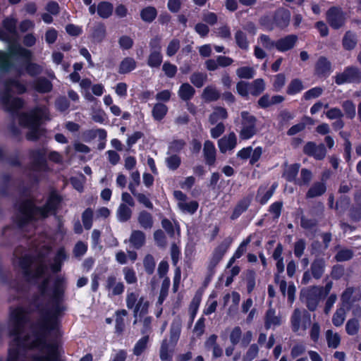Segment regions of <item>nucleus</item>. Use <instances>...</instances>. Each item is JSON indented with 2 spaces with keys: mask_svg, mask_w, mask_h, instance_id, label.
I'll return each instance as SVG.
<instances>
[{
  "mask_svg": "<svg viewBox=\"0 0 361 361\" xmlns=\"http://www.w3.org/2000/svg\"><path fill=\"white\" fill-rule=\"evenodd\" d=\"M157 16V11L154 6H147L140 11L141 19L147 23H150L154 20Z\"/></svg>",
  "mask_w": 361,
  "mask_h": 361,
  "instance_id": "58836bf2",
  "label": "nucleus"
},
{
  "mask_svg": "<svg viewBox=\"0 0 361 361\" xmlns=\"http://www.w3.org/2000/svg\"><path fill=\"white\" fill-rule=\"evenodd\" d=\"M166 163L170 170L175 171L180 166L181 159L177 154H171L169 157L166 158Z\"/></svg>",
  "mask_w": 361,
  "mask_h": 361,
  "instance_id": "680f3d73",
  "label": "nucleus"
},
{
  "mask_svg": "<svg viewBox=\"0 0 361 361\" xmlns=\"http://www.w3.org/2000/svg\"><path fill=\"white\" fill-rule=\"evenodd\" d=\"M185 145L186 142L185 140L182 139L174 140L169 143L167 154H171L179 152L185 147Z\"/></svg>",
  "mask_w": 361,
  "mask_h": 361,
  "instance_id": "13d9d810",
  "label": "nucleus"
},
{
  "mask_svg": "<svg viewBox=\"0 0 361 361\" xmlns=\"http://www.w3.org/2000/svg\"><path fill=\"white\" fill-rule=\"evenodd\" d=\"M131 215L132 210L126 204H121L117 211L118 220L126 222L130 219Z\"/></svg>",
  "mask_w": 361,
  "mask_h": 361,
  "instance_id": "8fccbe9b",
  "label": "nucleus"
},
{
  "mask_svg": "<svg viewBox=\"0 0 361 361\" xmlns=\"http://www.w3.org/2000/svg\"><path fill=\"white\" fill-rule=\"evenodd\" d=\"M228 118V113L226 109L217 106L214 109V111L209 115V122L214 125L219 120H224Z\"/></svg>",
  "mask_w": 361,
  "mask_h": 361,
  "instance_id": "4c0bfd02",
  "label": "nucleus"
},
{
  "mask_svg": "<svg viewBox=\"0 0 361 361\" xmlns=\"http://www.w3.org/2000/svg\"><path fill=\"white\" fill-rule=\"evenodd\" d=\"M15 188L16 186L11 183L10 176L4 175L0 183V194L1 195H8Z\"/></svg>",
  "mask_w": 361,
  "mask_h": 361,
  "instance_id": "a19ab883",
  "label": "nucleus"
},
{
  "mask_svg": "<svg viewBox=\"0 0 361 361\" xmlns=\"http://www.w3.org/2000/svg\"><path fill=\"white\" fill-rule=\"evenodd\" d=\"M290 21V13L285 10H277L274 16V22L277 27L283 28L286 27Z\"/></svg>",
  "mask_w": 361,
  "mask_h": 361,
  "instance_id": "bb28decb",
  "label": "nucleus"
},
{
  "mask_svg": "<svg viewBox=\"0 0 361 361\" xmlns=\"http://www.w3.org/2000/svg\"><path fill=\"white\" fill-rule=\"evenodd\" d=\"M0 280L3 283L7 284L11 290H14L18 294V295L14 296L13 298H10L9 300L18 298L20 295L25 290L23 282L18 279L11 280V274L9 272L1 273Z\"/></svg>",
  "mask_w": 361,
  "mask_h": 361,
  "instance_id": "4468645a",
  "label": "nucleus"
},
{
  "mask_svg": "<svg viewBox=\"0 0 361 361\" xmlns=\"http://www.w3.org/2000/svg\"><path fill=\"white\" fill-rule=\"evenodd\" d=\"M357 43L356 35L350 30L347 31L342 39V45L344 49L350 51L355 49Z\"/></svg>",
  "mask_w": 361,
  "mask_h": 361,
  "instance_id": "473e14b6",
  "label": "nucleus"
},
{
  "mask_svg": "<svg viewBox=\"0 0 361 361\" xmlns=\"http://www.w3.org/2000/svg\"><path fill=\"white\" fill-rule=\"evenodd\" d=\"M326 191V185L324 179L322 181L314 182L306 192V199L320 197Z\"/></svg>",
  "mask_w": 361,
  "mask_h": 361,
  "instance_id": "aec40b11",
  "label": "nucleus"
},
{
  "mask_svg": "<svg viewBox=\"0 0 361 361\" xmlns=\"http://www.w3.org/2000/svg\"><path fill=\"white\" fill-rule=\"evenodd\" d=\"M241 117L243 127L240 132V137L243 140H247L257 133V118L247 111H242Z\"/></svg>",
  "mask_w": 361,
  "mask_h": 361,
  "instance_id": "9b49d317",
  "label": "nucleus"
},
{
  "mask_svg": "<svg viewBox=\"0 0 361 361\" xmlns=\"http://www.w3.org/2000/svg\"><path fill=\"white\" fill-rule=\"evenodd\" d=\"M62 199L55 192H51L43 207H37L31 200H25L16 204L18 213L16 217V224L19 229L24 228L32 221L44 219L51 214H55Z\"/></svg>",
  "mask_w": 361,
  "mask_h": 361,
  "instance_id": "20e7f679",
  "label": "nucleus"
},
{
  "mask_svg": "<svg viewBox=\"0 0 361 361\" xmlns=\"http://www.w3.org/2000/svg\"><path fill=\"white\" fill-rule=\"evenodd\" d=\"M303 152L317 160H322L325 157L326 150L323 144L317 145L314 142H308L303 147Z\"/></svg>",
  "mask_w": 361,
  "mask_h": 361,
  "instance_id": "2eb2a0df",
  "label": "nucleus"
},
{
  "mask_svg": "<svg viewBox=\"0 0 361 361\" xmlns=\"http://www.w3.org/2000/svg\"><path fill=\"white\" fill-rule=\"evenodd\" d=\"M342 108L347 118L353 119L355 116V105L351 100L344 101L342 103Z\"/></svg>",
  "mask_w": 361,
  "mask_h": 361,
  "instance_id": "bf43d9fd",
  "label": "nucleus"
},
{
  "mask_svg": "<svg viewBox=\"0 0 361 361\" xmlns=\"http://www.w3.org/2000/svg\"><path fill=\"white\" fill-rule=\"evenodd\" d=\"M24 59L27 61L25 63V71L29 75L32 77L37 76L42 73L43 68L41 66L30 61L32 57L30 59Z\"/></svg>",
  "mask_w": 361,
  "mask_h": 361,
  "instance_id": "49530a36",
  "label": "nucleus"
},
{
  "mask_svg": "<svg viewBox=\"0 0 361 361\" xmlns=\"http://www.w3.org/2000/svg\"><path fill=\"white\" fill-rule=\"evenodd\" d=\"M202 99L207 102L216 101L220 97V93L214 86H207L202 92Z\"/></svg>",
  "mask_w": 361,
  "mask_h": 361,
  "instance_id": "c9c22d12",
  "label": "nucleus"
},
{
  "mask_svg": "<svg viewBox=\"0 0 361 361\" xmlns=\"http://www.w3.org/2000/svg\"><path fill=\"white\" fill-rule=\"evenodd\" d=\"M354 255L353 251L350 249H341L335 255L337 262L348 261L353 258Z\"/></svg>",
  "mask_w": 361,
  "mask_h": 361,
  "instance_id": "338daca9",
  "label": "nucleus"
},
{
  "mask_svg": "<svg viewBox=\"0 0 361 361\" xmlns=\"http://www.w3.org/2000/svg\"><path fill=\"white\" fill-rule=\"evenodd\" d=\"M143 265L145 271L149 275L152 274L156 265L154 257L150 254L147 255L144 258Z\"/></svg>",
  "mask_w": 361,
  "mask_h": 361,
  "instance_id": "69168bd1",
  "label": "nucleus"
},
{
  "mask_svg": "<svg viewBox=\"0 0 361 361\" xmlns=\"http://www.w3.org/2000/svg\"><path fill=\"white\" fill-rule=\"evenodd\" d=\"M131 179L135 181V184L130 183L128 188L131 193L137 198V201L144 204L147 208L152 209L153 204L149 200V198L142 193H139L136 191V186L139 185L140 183V173L138 171H134L131 174Z\"/></svg>",
  "mask_w": 361,
  "mask_h": 361,
  "instance_id": "ddd939ff",
  "label": "nucleus"
},
{
  "mask_svg": "<svg viewBox=\"0 0 361 361\" xmlns=\"http://www.w3.org/2000/svg\"><path fill=\"white\" fill-rule=\"evenodd\" d=\"M312 178V173L307 169H302L300 171V178L296 180V184L299 185H307Z\"/></svg>",
  "mask_w": 361,
  "mask_h": 361,
  "instance_id": "0e129e2a",
  "label": "nucleus"
},
{
  "mask_svg": "<svg viewBox=\"0 0 361 361\" xmlns=\"http://www.w3.org/2000/svg\"><path fill=\"white\" fill-rule=\"evenodd\" d=\"M298 40L295 35H289L276 41V49L279 51H286L293 49Z\"/></svg>",
  "mask_w": 361,
  "mask_h": 361,
  "instance_id": "6ab92c4d",
  "label": "nucleus"
},
{
  "mask_svg": "<svg viewBox=\"0 0 361 361\" xmlns=\"http://www.w3.org/2000/svg\"><path fill=\"white\" fill-rule=\"evenodd\" d=\"M346 311H348L346 307L343 306L342 304L336 310L332 317V323L335 326H341L343 324L346 317Z\"/></svg>",
  "mask_w": 361,
  "mask_h": 361,
  "instance_id": "79ce46f5",
  "label": "nucleus"
},
{
  "mask_svg": "<svg viewBox=\"0 0 361 361\" xmlns=\"http://www.w3.org/2000/svg\"><path fill=\"white\" fill-rule=\"evenodd\" d=\"M361 300V288L360 286L347 287L341 295V301L343 306L349 310L353 307L354 302Z\"/></svg>",
  "mask_w": 361,
  "mask_h": 361,
  "instance_id": "f8f14e48",
  "label": "nucleus"
},
{
  "mask_svg": "<svg viewBox=\"0 0 361 361\" xmlns=\"http://www.w3.org/2000/svg\"><path fill=\"white\" fill-rule=\"evenodd\" d=\"M137 66V63L133 58L126 57L123 59L118 68L120 74H126L133 71Z\"/></svg>",
  "mask_w": 361,
  "mask_h": 361,
  "instance_id": "f704fd0d",
  "label": "nucleus"
},
{
  "mask_svg": "<svg viewBox=\"0 0 361 361\" xmlns=\"http://www.w3.org/2000/svg\"><path fill=\"white\" fill-rule=\"evenodd\" d=\"M32 88L37 92L46 94L50 92L53 89L51 82L45 77H39L32 81Z\"/></svg>",
  "mask_w": 361,
  "mask_h": 361,
  "instance_id": "f3484780",
  "label": "nucleus"
},
{
  "mask_svg": "<svg viewBox=\"0 0 361 361\" xmlns=\"http://www.w3.org/2000/svg\"><path fill=\"white\" fill-rule=\"evenodd\" d=\"M326 20L333 30L343 29L347 22V14L339 6H331L326 12Z\"/></svg>",
  "mask_w": 361,
  "mask_h": 361,
  "instance_id": "6e6552de",
  "label": "nucleus"
},
{
  "mask_svg": "<svg viewBox=\"0 0 361 361\" xmlns=\"http://www.w3.org/2000/svg\"><path fill=\"white\" fill-rule=\"evenodd\" d=\"M360 329L359 320L356 318L350 319L345 324L346 333L350 336L357 334Z\"/></svg>",
  "mask_w": 361,
  "mask_h": 361,
  "instance_id": "4d7b16f0",
  "label": "nucleus"
},
{
  "mask_svg": "<svg viewBox=\"0 0 361 361\" xmlns=\"http://www.w3.org/2000/svg\"><path fill=\"white\" fill-rule=\"evenodd\" d=\"M207 80V74L201 72H195L190 77L191 83L197 88L202 87Z\"/></svg>",
  "mask_w": 361,
  "mask_h": 361,
  "instance_id": "a18cd8bd",
  "label": "nucleus"
},
{
  "mask_svg": "<svg viewBox=\"0 0 361 361\" xmlns=\"http://www.w3.org/2000/svg\"><path fill=\"white\" fill-rule=\"evenodd\" d=\"M216 148L214 143L210 140H207L204 143L203 153L205 162L209 166H212L216 161Z\"/></svg>",
  "mask_w": 361,
  "mask_h": 361,
  "instance_id": "4be33fe9",
  "label": "nucleus"
},
{
  "mask_svg": "<svg viewBox=\"0 0 361 361\" xmlns=\"http://www.w3.org/2000/svg\"><path fill=\"white\" fill-rule=\"evenodd\" d=\"M178 94L183 101L188 102L194 97L195 90L191 85L185 82L180 85Z\"/></svg>",
  "mask_w": 361,
  "mask_h": 361,
  "instance_id": "c756f323",
  "label": "nucleus"
},
{
  "mask_svg": "<svg viewBox=\"0 0 361 361\" xmlns=\"http://www.w3.org/2000/svg\"><path fill=\"white\" fill-rule=\"evenodd\" d=\"M350 199L346 195H342L337 200L334 209L339 213L343 214L349 207Z\"/></svg>",
  "mask_w": 361,
  "mask_h": 361,
  "instance_id": "864d4df0",
  "label": "nucleus"
},
{
  "mask_svg": "<svg viewBox=\"0 0 361 361\" xmlns=\"http://www.w3.org/2000/svg\"><path fill=\"white\" fill-rule=\"evenodd\" d=\"M304 89L301 80L295 78L292 80L287 87L286 93L289 95H293L299 93Z\"/></svg>",
  "mask_w": 361,
  "mask_h": 361,
  "instance_id": "de8ad7c7",
  "label": "nucleus"
},
{
  "mask_svg": "<svg viewBox=\"0 0 361 361\" xmlns=\"http://www.w3.org/2000/svg\"><path fill=\"white\" fill-rule=\"evenodd\" d=\"M149 341V336H145L140 338L135 344L133 348L134 355H140L147 348V343Z\"/></svg>",
  "mask_w": 361,
  "mask_h": 361,
  "instance_id": "052dcab7",
  "label": "nucleus"
},
{
  "mask_svg": "<svg viewBox=\"0 0 361 361\" xmlns=\"http://www.w3.org/2000/svg\"><path fill=\"white\" fill-rule=\"evenodd\" d=\"M237 145V137L234 132L224 136L218 141V146L221 153L233 149Z\"/></svg>",
  "mask_w": 361,
  "mask_h": 361,
  "instance_id": "dca6fc26",
  "label": "nucleus"
},
{
  "mask_svg": "<svg viewBox=\"0 0 361 361\" xmlns=\"http://www.w3.org/2000/svg\"><path fill=\"white\" fill-rule=\"evenodd\" d=\"M285 166L283 177H284L287 181H294L296 183V176L298 173L300 165L299 164H293L291 165L285 164Z\"/></svg>",
  "mask_w": 361,
  "mask_h": 361,
  "instance_id": "2f4dec72",
  "label": "nucleus"
},
{
  "mask_svg": "<svg viewBox=\"0 0 361 361\" xmlns=\"http://www.w3.org/2000/svg\"><path fill=\"white\" fill-rule=\"evenodd\" d=\"M67 258L68 255H66L64 248H59L53 259V262L49 264L51 271L53 273H58L61 271L62 264Z\"/></svg>",
  "mask_w": 361,
  "mask_h": 361,
  "instance_id": "412c9836",
  "label": "nucleus"
},
{
  "mask_svg": "<svg viewBox=\"0 0 361 361\" xmlns=\"http://www.w3.org/2000/svg\"><path fill=\"white\" fill-rule=\"evenodd\" d=\"M3 27L0 28V39L8 43V51H0V73H8L12 71L20 77L23 74V68L18 65L16 56H21L30 59L32 56L31 51L18 44H15L16 32V20L6 18L3 20Z\"/></svg>",
  "mask_w": 361,
  "mask_h": 361,
  "instance_id": "7ed1b4c3",
  "label": "nucleus"
},
{
  "mask_svg": "<svg viewBox=\"0 0 361 361\" xmlns=\"http://www.w3.org/2000/svg\"><path fill=\"white\" fill-rule=\"evenodd\" d=\"M39 317L30 324L31 334L22 337L30 320L27 312L21 307H11L8 334L10 343L7 361H59L58 343L48 342L47 338L59 334L60 318L66 307L63 302H33Z\"/></svg>",
  "mask_w": 361,
  "mask_h": 361,
  "instance_id": "f257e3e1",
  "label": "nucleus"
},
{
  "mask_svg": "<svg viewBox=\"0 0 361 361\" xmlns=\"http://www.w3.org/2000/svg\"><path fill=\"white\" fill-rule=\"evenodd\" d=\"M4 85V90L0 92V99L6 111L10 112L13 118H18L20 126L28 128L26 134L28 140H37L44 134V129L40 128L43 111L36 108L27 113L18 114V111L23 107L24 102L20 98L13 97L12 94L25 92V85L16 78L5 80Z\"/></svg>",
  "mask_w": 361,
  "mask_h": 361,
  "instance_id": "f03ea898",
  "label": "nucleus"
},
{
  "mask_svg": "<svg viewBox=\"0 0 361 361\" xmlns=\"http://www.w3.org/2000/svg\"><path fill=\"white\" fill-rule=\"evenodd\" d=\"M106 36V27L104 23H99L92 28V37L94 41L101 42Z\"/></svg>",
  "mask_w": 361,
  "mask_h": 361,
  "instance_id": "37998d69",
  "label": "nucleus"
},
{
  "mask_svg": "<svg viewBox=\"0 0 361 361\" xmlns=\"http://www.w3.org/2000/svg\"><path fill=\"white\" fill-rule=\"evenodd\" d=\"M137 221L140 226L144 229H151L153 226V217L147 211L143 210L139 213Z\"/></svg>",
  "mask_w": 361,
  "mask_h": 361,
  "instance_id": "72a5a7b5",
  "label": "nucleus"
},
{
  "mask_svg": "<svg viewBox=\"0 0 361 361\" xmlns=\"http://www.w3.org/2000/svg\"><path fill=\"white\" fill-rule=\"evenodd\" d=\"M233 242V238L231 237L226 238L219 246H217L213 252L212 257L216 259L219 261H221L223 258L224 255L226 252L227 250L230 247Z\"/></svg>",
  "mask_w": 361,
  "mask_h": 361,
  "instance_id": "a878e982",
  "label": "nucleus"
},
{
  "mask_svg": "<svg viewBox=\"0 0 361 361\" xmlns=\"http://www.w3.org/2000/svg\"><path fill=\"white\" fill-rule=\"evenodd\" d=\"M129 242L135 249H140L145 243V234L139 230L133 231Z\"/></svg>",
  "mask_w": 361,
  "mask_h": 361,
  "instance_id": "393cba45",
  "label": "nucleus"
},
{
  "mask_svg": "<svg viewBox=\"0 0 361 361\" xmlns=\"http://www.w3.org/2000/svg\"><path fill=\"white\" fill-rule=\"evenodd\" d=\"M321 291L322 289L316 286L302 289L300 293V300L305 304L310 311L314 312L322 298Z\"/></svg>",
  "mask_w": 361,
  "mask_h": 361,
  "instance_id": "423d86ee",
  "label": "nucleus"
},
{
  "mask_svg": "<svg viewBox=\"0 0 361 361\" xmlns=\"http://www.w3.org/2000/svg\"><path fill=\"white\" fill-rule=\"evenodd\" d=\"M335 82L338 85L345 83H361V69L356 66H349L343 71L336 74Z\"/></svg>",
  "mask_w": 361,
  "mask_h": 361,
  "instance_id": "1a4fd4ad",
  "label": "nucleus"
},
{
  "mask_svg": "<svg viewBox=\"0 0 361 361\" xmlns=\"http://www.w3.org/2000/svg\"><path fill=\"white\" fill-rule=\"evenodd\" d=\"M326 267V261L323 257H316L311 264L310 271L315 279H319L323 276Z\"/></svg>",
  "mask_w": 361,
  "mask_h": 361,
  "instance_id": "a211bd4d",
  "label": "nucleus"
},
{
  "mask_svg": "<svg viewBox=\"0 0 361 361\" xmlns=\"http://www.w3.org/2000/svg\"><path fill=\"white\" fill-rule=\"evenodd\" d=\"M348 216L353 222H358L361 221V206H352L348 210Z\"/></svg>",
  "mask_w": 361,
  "mask_h": 361,
  "instance_id": "774afa93",
  "label": "nucleus"
},
{
  "mask_svg": "<svg viewBox=\"0 0 361 361\" xmlns=\"http://www.w3.org/2000/svg\"><path fill=\"white\" fill-rule=\"evenodd\" d=\"M281 324V318L276 314V310L273 308H269L265 314L264 317V326L269 329L271 326H279Z\"/></svg>",
  "mask_w": 361,
  "mask_h": 361,
  "instance_id": "7c9ffc66",
  "label": "nucleus"
},
{
  "mask_svg": "<svg viewBox=\"0 0 361 361\" xmlns=\"http://www.w3.org/2000/svg\"><path fill=\"white\" fill-rule=\"evenodd\" d=\"M178 207L183 212L194 214L198 209L199 204L195 200H192L189 202H187L186 201L184 202H178Z\"/></svg>",
  "mask_w": 361,
  "mask_h": 361,
  "instance_id": "09e8293b",
  "label": "nucleus"
},
{
  "mask_svg": "<svg viewBox=\"0 0 361 361\" xmlns=\"http://www.w3.org/2000/svg\"><path fill=\"white\" fill-rule=\"evenodd\" d=\"M168 112V107L163 103H157L152 111V116L154 120L161 121Z\"/></svg>",
  "mask_w": 361,
  "mask_h": 361,
  "instance_id": "ea45409f",
  "label": "nucleus"
},
{
  "mask_svg": "<svg viewBox=\"0 0 361 361\" xmlns=\"http://www.w3.org/2000/svg\"><path fill=\"white\" fill-rule=\"evenodd\" d=\"M235 39L239 48L243 50H247L249 47V41L244 32L239 30L235 34Z\"/></svg>",
  "mask_w": 361,
  "mask_h": 361,
  "instance_id": "603ef678",
  "label": "nucleus"
},
{
  "mask_svg": "<svg viewBox=\"0 0 361 361\" xmlns=\"http://www.w3.org/2000/svg\"><path fill=\"white\" fill-rule=\"evenodd\" d=\"M326 337L329 348H336L339 345L341 338L338 334H334L331 330H327Z\"/></svg>",
  "mask_w": 361,
  "mask_h": 361,
  "instance_id": "5fc2aeb1",
  "label": "nucleus"
},
{
  "mask_svg": "<svg viewBox=\"0 0 361 361\" xmlns=\"http://www.w3.org/2000/svg\"><path fill=\"white\" fill-rule=\"evenodd\" d=\"M113 10V4L108 1L100 2L97 8L98 15L104 19L109 18L112 15Z\"/></svg>",
  "mask_w": 361,
  "mask_h": 361,
  "instance_id": "e433bc0d",
  "label": "nucleus"
},
{
  "mask_svg": "<svg viewBox=\"0 0 361 361\" xmlns=\"http://www.w3.org/2000/svg\"><path fill=\"white\" fill-rule=\"evenodd\" d=\"M310 322L311 316L307 310H301L298 308L294 310L290 318L293 331L298 332L300 328L305 331L310 326Z\"/></svg>",
  "mask_w": 361,
  "mask_h": 361,
  "instance_id": "9d476101",
  "label": "nucleus"
},
{
  "mask_svg": "<svg viewBox=\"0 0 361 361\" xmlns=\"http://www.w3.org/2000/svg\"><path fill=\"white\" fill-rule=\"evenodd\" d=\"M106 289L111 290L112 295H118L123 293L124 285L122 282H117L116 277L114 275L108 276L106 281Z\"/></svg>",
  "mask_w": 361,
  "mask_h": 361,
  "instance_id": "5701e85b",
  "label": "nucleus"
},
{
  "mask_svg": "<svg viewBox=\"0 0 361 361\" xmlns=\"http://www.w3.org/2000/svg\"><path fill=\"white\" fill-rule=\"evenodd\" d=\"M251 197H245L238 202L231 216L232 220L238 219L249 207L251 203Z\"/></svg>",
  "mask_w": 361,
  "mask_h": 361,
  "instance_id": "b1692460",
  "label": "nucleus"
},
{
  "mask_svg": "<svg viewBox=\"0 0 361 361\" xmlns=\"http://www.w3.org/2000/svg\"><path fill=\"white\" fill-rule=\"evenodd\" d=\"M22 249L21 247L16 248L14 255L18 259V264L25 280L32 281L44 276L49 269L46 257L42 254L37 257L27 254L20 256Z\"/></svg>",
  "mask_w": 361,
  "mask_h": 361,
  "instance_id": "39448f33",
  "label": "nucleus"
},
{
  "mask_svg": "<svg viewBox=\"0 0 361 361\" xmlns=\"http://www.w3.org/2000/svg\"><path fill=\"white\" fill-rule=\"evenodd\" d=\"M331 70V63L324 56H320L315 65V72L318 75H326Z\"/></svg>",
  "mask_w": 361,
  "mask_h": 361,
  "instance_id": "cd10ccee",
  "label": "nucleus"
},
{
  "mask_svg": "<svg viewBox=\"0 0 361 361\" xmlns=\"http://www.w3.org/2000/svg\"><path fill=\"white\" fill-rule=\"evenodd\" d=\"M159 355L162 361H171L172 360V350H169L166 339H164L161 343Z\"/></svg>",
  "mask_w": 361,
  "mask_h": 361,
  "instance_id": "6e6d98bb",
  "label": "nucleus"
},
{
  "mask_svg": "<svg viewBox=\"0 0 361 361\" xmlns=\"http://www.w3.org/2000/svg\"><path fill=\"white\" fill-rule=\"evenodd\" d=\"M181 321L176 319L173 321L170 329V343L175 346L179 339L181 331Z\"/></svg>",
  "mask_w": 361,
  "mask_h": 361,
  "instance_id": "c85d7f7f",
  "label": "nucleus"
},
{
  "mask_svg": "<svg viewBox=\"0 0 361 361\" xmlns=\"http://www.w3.org/2000/svg\"><path fill=\"white\" fill-rule=\"evenodd\" d=\"M30 164L28 173H39L48 170L47 152L44 149H32L30 151Z\"/></svg>",
  "mask_w": 361,
  "mask_h": 361,
  "instance_id": "0eeeda50",
  "label": "nucleus"
},
{
  "mask_svg": "<svg viewBox=\"0 0 361 361\" xmlns=\"http://www.w3.org/2000/svg\"><path fill=\"white\" fill-rule=\"evenodd\" d=\"M265 89V83L263 79L258 78L255 80L250 85V94L253 96H259L261 93L264 92Z\"/></svg>",
  "mask_w": 361,
  "mask_h": 361,
  "instance_id": "c03bdc74",
  "label": "nucleus"
},
{
  "mask_svg": "<svg viewBox=\"0 0 361 361\" xmlns=\"http://www.w3.org/2000/svg\"><path fill=\"white\" fill-rule=\"evenodd\" d=\"M163 56L159 52H151L147 59V65L151 68H159L162 63Z\"/></svg>",
  "mask_w": 361,
  "mask_h": 361,
  "instance_id": "3c124183",
  "label": "nucleus"
},
{
  "mask_svg": "<svg viewBox=\"0 0 361 361\" xmlns=\"http://www.w3.org/2000/svg\"><path fill=\"white\" fill-rule=\"evenodd\" d=\"M93 211L90 208L86 209L82 214V221L86 230H90L92 225Z\"/></svg>",
  "mask_w": 361,
  "mask_h": 361,
  "instance_id": "e2e57ef3",
  "label": "nucleus"
}]
</instances>
